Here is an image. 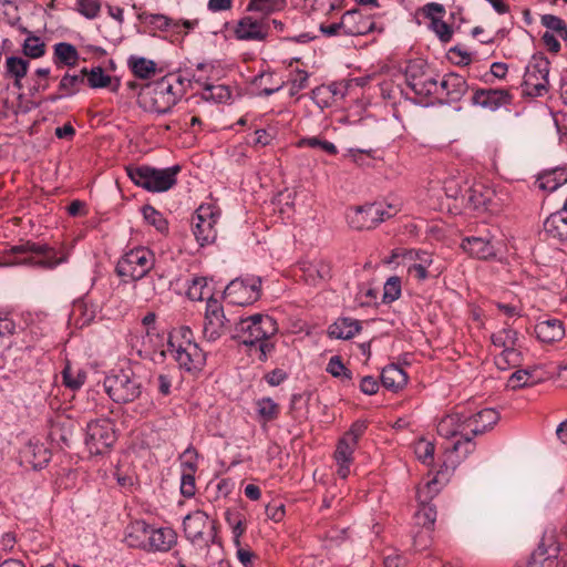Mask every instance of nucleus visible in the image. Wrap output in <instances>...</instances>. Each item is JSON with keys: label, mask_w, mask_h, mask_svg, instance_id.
<instances>
[{"label": "nucleus", "mask_w": 567, "mask_h": 567, "mask_svg": "<svg viewBox=\"0 0 567 567\" xmlns=\"http://www.w3.org/2000/svg\"><path fill=\"white\" fill-rule=\"evenodd\" d=\"M237 338L246 346H257L261 361H266L275 346L269 338L277 332V322L268 315L256 313L236 324Z\"/></svg>", "instance_id": "obj_1"}, {"label": "nucleus", "mask_w": 567, "mask_h": 567, "mask_svg": "<svg viewBox=\"0 0 567 567\" xmlns=\"http://www.w3.org/2000/svg\"><path fill=\"white\" fill-rule=\"evenodd\" d=\"M8 255H31L23 258H17L9 261L12 265H28L35 268L45 270H53L59 265L65 264L69 260V251L64 249H55L45 244H39L31 240L20 241L11 246L7 250Z\"/></svg>", "instance_id": "obj_2"}, {"label": "nucleus", "mask_w": 567, "mask_h": 567, "mask_svg": "<svg viewBox=\"0 0 567 567\" xmlns=\"http://www.w3.org/2000/svg\"><path fill=\"white\" fill-rule=\"evenodd\" d=\"M179 165L167 168H154L148 165L127 166L126 173L130 179L148 192L162 193L171 189L177 182Z\"/></svg>", "instance_id": "obj_3"}, {"label": "nucleus", "mask_w": 567, "mask_h": 567, "mask_svg": "<svg viewBox=\"0 0 567 567\" xmlns=\"http://www.w3.org/2000/svg\"><path fill=\"white\" fill-rule=\"evenodd\" d=\"M104 389L109 396L120 404H127L142 394V382L131 369L112 371L104 379Z\"/></svg>", "instance_id": "obj_4"}, {"label": "nucleus", "mask_w": 567, "mask_h": 567, "mask_svg": "<svg viewBox=\"0 0 567 567\" xmlns=\"http://www.w3.org/2000/svg\"><path fill=\"white\" fill-rule=\"evenodd\" d=\"M155 256L152 250L140 246L125 252L117 261L115 272L123 282L144 278L154 267Z\"/></svg>", "instance_id": "obj_5"}, {"label": "nucleus", "mask_w": 567, "mask_h": 567, "mask_svg": "<svg viewBox=\"0 0 567 567\" xmlns=\"http://www.w3.org/2000/svg\"><path fill=\"white\" fill-rule=\"evenodd\" d=\"M181 94L174 91V85L166 76L146 85L141 94L145 110L158 114L168 113L177 103Z\"/></svg>", "instance_id": "obj_6"}, {"label": "nucleus", "mask_w": 567, "mask_h": 567, "mask_svg": "<svg viewBox=\"0 0 567 567\" xmlns=\"http://www.w3.org/2000/svg\"><path fill=\"white\" fill-rule=\"evenodd\" d=\"M465 423V409H463L445 415L437 424L440 436L445 439L460 436V440L455 441L450 449L457 453L463 450L464 457L475 450V443L472 441V436H468Z\"/></svg>", "instance_id": "obj_7"}, {"label": "nucleus", "mask_w": 567, "mask_h": 567, "mask_svg": "<svg viewBox=\"0 0 567 567\" xmlns=\"http://www.w3.org/2000/svg\"><path fill=\"white\" fill-rule=\"evenodd\" d=\"M116 441L114 424L110 419L92 420L86 424L85 446L91 455H103Z\"/></svg>", "instance_id": "obj_8"}, {"label": "nucleus", "mask_w": 567, "mask_h": 567, "mask_svg": "<svg viewBox=\"0 0 567 567\" xmlns=\"http://www.w3.org/2000/svg\"><path fill=\"white\" fill-rule=\"evenodd\" d=\"M184 533L187 539L193 545L208 546L209 543H215L216 525L215 520L203 511H195L188 514L183 522Z\"/></svg>", "instance_id": "obj_9"}, {"label": "nucleus", "mask_w": 567, "mask_h": 567, "mask_svg": "<svg viewBox=\"0 0 567 567\" xmlns=\"http://www.w3.org/2000/svg\"><path fill=\"white\" fill-rule=\"evenodd\" d=\"M220 212L212 204H202L192 218L193 234L200 246L215 241L217 236L216 224Z\"/></svg>", "instance_id": "obj_10"}, {"label": "nucleus", "mask_w": 567, "mask_h": 567, "mask_svg": "<svg viewBox=\"0 0 567 567\" xmlns=\"http://www.w3.org/2000/svg\"><path fill=\"white\" fill-rule=\"evenodd\" d=\"M550 62L545 56L534 55L524 74V93L529 96H543L548 91Z\"/></svg>", "instance_id": "obj_11"}, {"label": "nucleus", "mask_w": 567, "mask_h": 567, "mask_svg": "<svg viewBox=\"0 0 567 567\" xmlns=\"http://www.w3.org/2000/svg\"><path fill=\"white\" fill-rule=\"evenodd\" d=\"M261 293V278L249 276L231 280L224 290V297L233 305L246 306L257 301Z\"/></svg>", "instance_id": "obj_12"}, {"label": "nucleus", "mask_w": 567, "mask_h": 567, "mask_svg": "<svg viewBox=\"0 0 567 567\" xmlns=\"http://www.w3.org/2000/svg\"><path fill=\"white\" fill-rule=\"evenodd\" d=\"M405 83L420 97L439 96V82L426 72L425 64L413 61L406 65Z\"/></svg>", "instance_id": "obj_13"}, {"label": "nucleus", "mask_w": 567, "mask_h": 567, "mask_svg": "<svg viewBox=\"0 0 567 567\" xmlns=\"http://www.w3.org/2000/svg\"><path fill=\"white\" fill-rule=\"evenodd\" d=\"M167 351L177 362L178 367L187 372L200 371L205 365V352L196 342H186L184 347L182 344H173L172 348H167Z\"/></svg>", "instance_id": "obj_14"}, {"label": "nucleus", "mask_w": 567, "mask_h": 567, "mask_svg": "<svg viewBox=\"0 0 567 567\" xmlns=\"http://www.w3.org/2000/svg\"><path fill=\"white\" fill-rule=\"evenodd\" d=\"M226 321L223 306L218 300L208 296L203 324L204 339L209 342L219 339L226 331Z\"/></svg>", "instance_id": "obj_15"}, {"label": "nucleus", "mask_w": 567, "mask_h": 567, "mask_svg": "<svg viewBox=\"0 0 567 567\" xmlns=\"http://www.w3.org/2000/svg\"><path fill=\"white\" fill-rule=\"evenodd\" d=\"M559 544L554 529L546 530L526 567H557Z\"/></svg>", "instance_id": "obj_16"}, {"label": "nucleus", "mask_w": 567, "mask_h": 567, "mask_svg": "<svg viewBox=\"0 0 567 567\" xmlns=\"http://www.w3.org/2000/svg\"><path fill=\"white\" fill-rule=\"evenodd\" d=\"M270 32V19L252 16L243 17L236 24L234 33L236 39L243 41H265Z\"/></svg>", "instance_id": "obj_17"}, {"label": "nucleus", "mask_w": 567, "mask_h": 567, "mask_svg": "<svg viewBox=\"0 0 567 567\" xmlns=\"http://www.w3.org/2000/svg\"><path fill=\"white\" fill-rule=\"evenodd\" d=\"M413 520L415 526L422 527V530L413 536V547L415 550H423L430 544V533L436 520L435 506L430 503H419Z\"/></svg>", "instance_id": "obj_18"}, {"label": "nucleus", "mask_w": 567, "mask_h": 567, "mask_svg": "<svg viewBox=\"0 0 567 567\" xmlns=\"http://www.w3.org/2000/svg\"><path fill=\"white\" fill-rule=\"evenodd\" d=\"M513 95L506 89H474L471 103L474 106L495 112L503 106L511 105Z\"/></svg>", "instance_id": "obj_19"}, {"label": "nucleus", "mask_w": 567, "mask_h": 567, "mask_svg": "<svg viewBox=\"0 0 567 567\" xmlns=\"http://www.w3.org/2000/svg\"><path fill=\"white\" fill-rule=\"evenodd\" d=\"M348 218L350 226L354 229H371L384 221L383 207L380 204L357 207Z\"/></svg>", "instance_id": "obj_20"}, {"label": "nucleus", "mask_w": 567, "mask_h": 567, "mask_svg": "<svg viewBox=\"0 0 567 567\" xmlns=\"http://www.w3.org/2000/svg\"><path fill=\"white\" fill-rule=\"evenodd\" d=\"M465 419L468 436L473 439L492 429L498 422L499 413L491 408L482 409L476 413H472L465 409Z\"/></svg>", "instance_id": "obj_21"}, {"label": "nucleus", "mask_w": 567, "mask_h": 567, "mask_svg": "<svg viewBox=\"0 0 567 567\" xmlns=\"http://www.w3.org/2000/svg\"><path fill=\"white\" fill-rule=\"evenodd\" d=\"M496 244L495 237L486 234L464 238L461 247L477 259H488L496 256Z\"/></svg>", "instance_id": "obj_22"}, {"label": "nucleus", "mask_w": 567, "mask_h": 567, "mask_svg": "<svg viewBox=\"0 0 567 567\" xmlns=\"http://www.w3.org/2000/svg\"><path fill=\"white\" fill-rule=\"evenodd\" d=\"M342 33L358 37L373 31L375 23L370 16H364L359 10L347 11L341 18Z\"/></svg>", "instance_id": "obj_23"}, {"label": "nucleus", "mask_w": 567, "mask_h": 567, "mask_svg": "<svg viewBox=\"0 0 567 567\" xmlns=\"http://www.w3.org/2000/svg\"><path fill=\"white\" fill-rule=\"evenodd\" d=\"M21 462L33 470H42L51 460L50 450L39 441H30L20 453Z\"/></svg>", "instance_id": "obj_24"}, {"label": "nucleus", "mask_w": 567, "mask_h": 567, "mask_svg": "<svg viewBox=\"0 0 567 567\" xmlns=\"http://www.w3.org/2000/svg\"><path fill=\"white\" fill-rule=\"evenodd\" d=\"M467 90L465 78L456 73L445 74L439 83V95L445 96L449 102H458Z\"/></svg>", "instance_id": "obj_25"}, {"label": "nucleus", "mask_w": 567, "mask_h": 567, "mask_svg": "<svg viewBox=\"0 0 567 567\" xmlns=\"http://www.w3.org/2000/svg\"><path fill=\"white\" fill-rule=\"evenodd\" d=\"M177 542V535L169 527H156L152 525L146 550L147 553H166Z\"/></svg>", "instance_id": "obj_26"}, {"label": "nucleus", "mask_w": 567, "mask_h": 567, "mask_svg": "<svg viewBox=\"0 0 567 567\" xmlns=\"http://www.w3.org/2000/svg\"><path fill=\"white\" fill-rule=\"evenodd\" d=\"M493 195L494 192L491 188L478 183L468 187L465 190V194H462L461 197L463 202H465L467 208L481 210L491 208Z\"/></svg>", "instance_id": "obj_27"}, {"label": "nucleus", "mask_w": 567, "mask_h": 567, "mask_svg": "<svg viewBox=\"0 0 567 567\" xmlns=\"http://www.w3.org/2000/svg\"><path fill=\"white\" fill-rule=\"evenodd\" d=\"M358 444L353 443L352 439L341 437L338 442L334 460L338 465L337 474L341 478H347L350 474V466L353 462V453Z\"/></svg>", "instance_id": "obj_28"}, {"label": "nucleus", "mask_w": 567, "mask_h": 567, "mask_svg": "<svg viewBox=\"0 0 567 567\" xmlns=\"http://www.w3.org/2000/svg\"><path fill=\"white\" fill-rule=\"evenodd\" d=\"M151 528L145 520L132 522L126 527L124 542L128 547L146 550Z\"/></svg>", "instance_id": "obj_29"}, {"label": "nucleus", "mask_w": 567, "mask_h": 567, "mask_svg": "<svg viewBox=\"0 0 567 567\" xmlns=\"http://www.w3.org/2000/svg\"><path fill=\"white\" fill-rule=\"evenodd\" d=\"M534 331L537 339L546 343L557 342L565 336L563 321L555 318L538 321Z\"/></svg>", "instance_id": "obj_30"}, {"label": "nucleus", "mask_w": 567, "mask_h": 567, "mask_svg": "<svg viewBox=\"0 0 567 567\" xmlns=\"http://www.w3.org/2000/svg\"><path fill=\"white\" fill-rule=\"evenodd\" d=\"M406 372L398 364H389L381 372L382 385L392 392L402 390L408 383Z\"/></svg>", "instance_id": "obj_31"}, {"label": "nucleus", "mask_w": 567, "mask_h": 567, "mask_svg": "<svg viewBox=\"0 0 567 567\" xmlns=\"http://www.w3.org/2000/svg\"><path fill=\"white\" fill-rule=\"evenodd\" d=\"M544 231L550 238L563 243L567 240V214L555 212L544 221Z\"/></svg>", "instance_id": "obj_32"}, {"label": "nucleus", "mask_w": 567, "mask_h": 567, "mask_svg": "<svg viewBox=\"0 0 567 567\" xmlns=\"http://www.w3.org/2000/svg\"><path fill=\"white\" fill-rule=\"evenodd\" d=\"M361 328V323L357 319L339 318L329 327L328 333L331 338L348 340L359 333Z\"/></svg>", "instance_id": "obj_33"}, {"label": "nucleus", "mask_w": 567, "mask_h": 567, "mask_svg": "<svg viewBox=\"0 0 567 567\" xmlns=\"http://www.w3.org/2000/svg\"><path fill=\"white\" fill-rule=\"evenodd\" d=\"M53 63L56 68L75 66L79 62L76 48L68 42H59L53 47Z\"/></svg>", "instance_id": "obj_34"}, {"label": "nucleus", "mask_w": 567, "mask_h": 567, "mask_svg": "<svg viewBox=\"0 0 567 567\" xmlns=\"http://www.w3.org/2000/svg\"><path fill=\"white\" fill-rule=\"evenodd\" d=\"M96 306L84 300H78L73 305L71 320L76 328L87 327L96 317Z\"/></svg>", "instance_id": "obj_35"}, {"label": "nucleus", "mask_w": 567, "mask_h": 567, "mask_svg": "<svg viewBox=\"0 0 567 567\" xmlns=\"http://www.w3.org/2000/svg\"><path fill=\"white\" fill-rule=\"evenodd\" d=\"M29 61L20 56H9L6 60V76L12 78L13 86L18 90L22 89V79L27 75Z\"/></svg>", "instance_id": "obj_36"}, {"label": "nucleus", "mask_w": 567, "mask_h": 567, "mask_svg": "<svg viewBox=\"0 0 567 567\" xmlns=\"http://www.w3.org/2000/svg\"><path fill=\"white\" fill-rule=\"evenodd\" d=\"M544 380V375L540 369H524L517 370L514 372L508 383L513 389L523 388V386H533Z\"/></svg>", "instance_id": "obj_37"}, {"label": "nucleus", "mask_w": 567, "mask_h": 567, "mask_svg": "<svg viewBox=\"0 0 567 567\" xmlns=\"http://www.w3.org/2000/svg\"><path fill=\"white\" fill-rule=\"evenodd\" d=\"M86 68H83L79 74L65 73L60 80L58 90L62 95L70 97L79 93L85 83Z\"/></svg>", "instance_id": "obj_38"}, {"label": "nucleus", "mask_w": 567, "mask_h": 567, "mask_svg": "<svg viewBox=\"0 0 567 567\" xmlns=\"http://www.w3.org/2000/svg\"><path fill=\"white\" fill-rule=\"evenodd\" d=\"M286 6L287 0H250L247 11L258 12L261 17L268 18L269 14L284 10Z\"/></svg>", "instance_id": "obj_39"}, {"label": "nucleus", "mask_w": 567, "mask_h": 567, "mask_svg": "<svg viewBox=\"0 0 567 567\" xmlns=\"http://www.w3.org/2000/svg\"><path fill=\"white\" fill-rule=\"evenodd\" d=\"M128 65L133 74L140 79H150L156 71L154 61L141 56H131L128 59Z\"/></svg>", "instance_id": "obj_40"}, {"label": "nucleus", "mask_w": 567, "mask_h": 567, "mask_svg": "<svg viewBox=\"0 0 567 567\" xmlns=\"http://www.w3.org/2000/svg\"><path fill=\"white\" fill-rule=\"evenodd\" d=\"M202 97L205 101H213L215 103H226L231 97V92L228 86L224 84H206L204 86Z\"/></svg>", "instance_id": "obj_41"}, {"label": "nucleus", "mask_w": 567, "mask_h": 567, "mask_svg": "<svg viewBox=\"0 0 567 567\" xmlns=\"http://www.w3.org/2000/svg\"><path fill=\"white\" fill-rule=\"evenodd\" d=\"M399 256H402L404 259L412 261L413 264L422 265L427 269L433 262L432 255L423 250L410 249L401 252L396 249L392 252L391 261H394Z\"/></svg>", "instance_id": "obj_42"}, {"label": "nucleus", "mask_w": 567, "mask_h": 567, "mask_svg": "<svg viewBox=\"0 0 567 567\" xmlns=\"http://www.w3.org/2000/svg\"><path fill=\"white\" fill-rule=\"evenodd\" d=\"M257 414L264 422H271L279 415V405L270 398H261L256 402Z\"/></svg>", "instance_id": "obj_43"}, {"label": "nucleus", "mask_w": 567, "mask_h": 567, "mask_svg": "<svg viewBox=\"0 0 567 567\" xmlns=\"http://www.w3.org/2000/svg\"><path fill=\"white\" fill-rule=\"evenodd\" d=\"M138 19L142 21H146L150 24L154 25L156 29L161 31H166L168 29H177L178 22H175L173 19L161 13H146L143 12L138 14Z\"/></svg>", "instance_id": "obj_44"}, {"label": "nucleus", "mask_w": 567, "mask_h": 567, "mask_svg": "<svg viewBox=\"0 0 567 567\" xmlns=\"http://www.w3.org/2000/svg\"><path fill=\"white\" fill-rule=\"evenodd\" d=\"M63 383L71 390H79L85 382L86 374L81 370H73L66 364L62 371Z\"/></svg>", "instance_id": "obj_45"}, {"label": "nucleus", "mask_w": 567, "mask_h": 567, "mask_svg": "<svg viewBox=\"0 0 567 567\" xmlns=\"http://www.w3.org/2000/svg\"><path fill=\"white\" fill-rule=\"evenodd\" d=\"M87 84L92 89H103L110 85L111 76L104 72L101 66L92 68L90 71L86 69Z\"/></svg>", "instance_id": "obj_46"}, {"label": "nucleus", "mask_w": 567, "mask_h": 567, "mask_svg": "<svg viewBox=\"0 0 567 567\" xmlns=\"http://www.w3.org/2000/svg\"><path fill=\"white\" fill-rule=\"evenodd\" d=\"M540 22L548 30L556 32L559 38L567 40V23L561 18L554 14H544Z\"/></svg>", "instance_id": "obj_47"}, {"label": "nucleus", "mask_w": 567, "mask_h": 567, "mask_svg": "<svg viewBox=\"0 0 567 567\" xmlns=\"http://www.w3.org/2000/svg\"><path fill=\"white\" fill-rule=\"evenodd\" d=\"M209 295L207 290L206 279L203 277H194L187 288V297L193 301H202Z\"/></svg>", "instance_id": "obj_48"}, {"label": "nucleus", "mask_w": 567, "mask_h": 567, "mask_svg": "<svg viewBox=\"0 0 567 567\" xmlns=\"http://www.w3.org/2000/svg\"><path fill=\"white\" fill-rule=\"evenodd\" d=\"M23 53L28 58L38 59L44 55L45 44L39 37L29 35L23 43Z\"/></svg>", "instance_id": "obj_49"}, {"label": "nucleus", "mask_w": 567, "mask_h": 567, "mask_svg": "<svg viewBox=\"0 0 567 567\" xmlns=\"http://www.w3.org/2000/svg\"><path fill=\"white\" fill-rule=\"evenodd\" d=\"M74 9L86 19L93 20L101 11V2L100 0H76Z\"/></svg>", "instance_id": "obj_50"}, {"label": "nucleus", "mask_w": 567, "mask_h": 567, "mask_svg": "<svg viewBox=\"0 0 567 567\" xmlns=\"http://www.w3.org/2000/svg\"><path fill=\"white\" fill-rule=\"evenodd\" d=\"M517 332L513 329H503L492 334V343L494 347L502 348L503 350L514 347L516 342Z\"/></svg>", "instance_id": "obj_51"}, {"label": "nucleus", "mask_w": 567, "mask_h": 567, "mask_svg": "<svg viewBox=\"0 0 567 567\" xmlns=\"http://www.w3.org/2000/svg\"><path fill=\"white\" fill-rule=\"evenodd\" d=\"M298 145L300 147H310V148L320 147L322 151H324L326 153H328L330 155H336L338 153V148L333 143H331L329 141L320 140L317 136L303 137L298 142Z\"/></svg>", "instance_id": "obj_52"}, {"label": "nucleus", "mask_w": 567, "mask_h": 567, "mask_svg": "<svg viewBox=\"0 0 567 567\" xmlns=\"http://www.w3.org/2000/svg\"><path fill=\"white\" fill-rule=\"evenodd\" d=\"M401 296V281L396 276L390 277L383 287V302L391 303Z\"/></svg>", "instance_id": "obj_53"}, {"label": "nucleus", "mask_w": 567, "mask_h": 567, "mask_svg": "<svg viewBox=\"0 0 567 567\" xmlns=\"http://www.w3.org/2000/svg\"><path fill=\"white\" fill-rule=\"evenodd\" d=\"M144 219L157 230L163 231L167 228L166 220L163 215L151 205H145L142 208Z\"/></svg>", "instance_id": "obj_54"}, {"label": "nucleus", "mask_w": 567, "mask_h": 567, "mask_svg": "<svg viewBox=\"0 0 567 567\" xmlns=\"http://www.w3.org/2000/svg\"><path fill=\"white\" fill-rule=\"evenodd\" d=\"M186 342H195L193 340V331L188 327H179L174 329L168 337L167 348H172L173 343L185 346Z\"/></svg>", "instance_id": "obj_55"}, {"label": "nucleus", "mask_w": 567, "mask_h": 567, "mask_svg": "<svg viewBox=\"0 0 567 567\" xmlns=\"http://www.w3.org/2000/svg\"><path fill=\"white\" fill-rule=\"evenodd\" d=\"M346 157L350 158L355 165L358 166H369L370 163L365 161V158H373L374 157V150L369 148H353L350 147L347 150V153L344 154Z\"/></svg>", "instance_id": "obj_56"}, {"label": "nucleus", "mask_w": 567, "mask_h": 567, "mask_svg": "<svg viewBox=\"0 0 567 567\" xmlns=\"http://www.w3.org/2000/svg\"><path fill=\"white\" fill-rule=\"evenodd\" d=\"M327 372H329L334 378L343 377L348 380H351L352 373L349 369L344 367L339 355H333L330 358Z\"/></svg>", "instance_id": "obj_57"}, {"label": "nucleus", "mask_w": 567, "mask_h": 567, "mask_svg": "<svg viewBox=\"0 0 567 567\" xmlns=\"http://www.w3.org/2000/svg\"><path fill=\"white\" fill-rule=\"evenodd\" d=\"M434 444L430 441L421 440L415 444V455L424 464H430L434 456Z\"/></svg>", "instance_id": "obj_58"}, {"label": "nucleus", "mask_w": 567, "mask_h": 567, "mask_svg": "<svg viewBox=\"0 0 567 567\" xmlns=\"http://www.w3.org/2000/svg\"><path fill=\"white\" fill-rule=\"evenodd\" d=\"M439 493L437 481L433 478L420 486L416 492L419 503H430V501Z\"/></svg>", "instance_id": "obj_59"}, {"label": "nucleus", "mask_w": 567, "mask_h": 567, "mask_svg": "<svg viewBox=\"0 0 567 567\" xmlns=\"http://www.w3.org/2000/svg\"><path fill=\"white\" fill-rule=\"evenodd\" d=\"M518 352L514 347L507 348L502 351L499 355L495 358L496 365L505 370L508 365H515L518 361Z\"/></svg>", "instance_id": "obj_60"}, {"label": "nucleus", "mask_w": 567, "mask_h": 567, "mask_svg": "<svg viewBox=\"0 0 567 567\" xmlns=\"http://www.w3.org/2000/svg\"><path fill=\"white\" fill-rule=\"evenodd\" d=\"M226 520L231 526L234 539L237 544H239V538L246 530V526L244 519L239 514H234L230 512L226 513Z\"/></svg>", "instance_id": "obj_61"}, {"label": "nucleus", "mask_w": 567, "mask_h": 567, "mask_svg": "<svg viewBox=\"0 0 567 567\" xmlns=\"http://www.w3.org/2000/svg\"><path fill=\"white\" fill-rule=\"evenodd\" d=\"M431 25L433 31L436 33V35L442 42L447 43L449 41H451L453 30L446 22L442 21L439 18H433Z\"/></svg>", "instance_id": "obj_62"}, {"label": "nucleus", "mask_w": 567, "mask_h": 567, "mask_svg": "<svg viewBox=\"0 0 567 567\" xmlns=\"http://www.w3.org/2000/svg\"><path fill=\"white\" fill-rule=\"evenodd\" d=\"M308 72L303 70H297L293 76L290 79V94L295 95L299 91L306 89L308 86Z\"/></svg>", "instance_id": "obj_63"}, {"label": "nucleus", "mask_w": 567, "mask_h": 567, "mask_svg": "<svg viewBox=\"0 0 567 567\" xmlns=\"http://www.w3.org/2000/svg\"><path fill=\"white\" fill-rule=\"evenodd\" d=\"M195 477L192 473H183L181 492L185 497H192L195 494Z\"/></svg>", "instance_id": "obj_64"}]
</instances>
